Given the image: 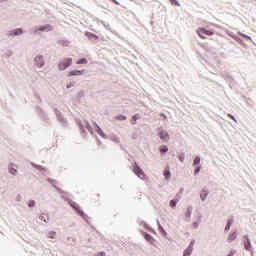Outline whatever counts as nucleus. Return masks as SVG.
<instances>
[{
    "instance_id": "34",
    "label": "nucleus",
    "mask_w": 256,
    "mask_h": 256,
    "mask_svg": "<svg viewBox=\"0 0 256 256\" xmlns=\"http://www.w3.org/2000/svg\"><path fill=\"white\" fill-rule=\"evenodd\" d=\"M96 256H106L105 252L97 253Z\"/></svg>"
},
{
    "instance_id": "2",
    "label": "nucleus",
    "mask_w": 256,
    "mask_h": 256,
    "mask_svg": "<svg viewBox=\"0 0 256 256\" xmlns=\"http://www.w3.org/2000/svg\"><path fill=\"white\" fill-rule=\"evenodd\" d=\"M72 64H73V59L66 58L64 59V61L59 63L58 67L60 71H65V69H67V67H71Z\"/></svg>"
},
{
    "instance_id": "16",
    "label": "nucleus",
    "mask_w": 256,
    "mask_h": 256,
    "mask_svg": "<svg viewBox=\"0 0 256 256\" xmlns=\"http://www.w3.org/2000/svg\"><path fill=\"white\" fill-rule=\"evenodd\" d=\"M231 225H233V220H228L227 225L225 226V231H229L231 229Z\"/></svg>"
},
{
    "instance_id": "13",
    "label": "nucleus",
    "mask_w": 256,
    "mask_h": 256,
    "mask_svg": "<svg viewBox=\"0 0 256 256\" xmlns=\"http://www.w3.org/2000/svg\"><path fill=\"white\" fill-rule=\"evenodd\" d=\"M89 61L86 58H82L76 62L77 65H87Z\"/></svg>"
},
{
    "instance_id": "18",
    "label": "nucleus",
    "mask_w": 256,
    "mask_h": 256,
    "mask_svg": "<svg viewBox=\"0 0 256 256\" xmlns=\"http://www.w3.org/2000/svg\"><path fill=\"white\" fill-rule=\"evenodd\" d=\"M23 34V30L21 28H17L14 30V35L17 36V35H22Z\"/></svg>"
},
{
    "instance_id": "10",
    "label": "nucleus",
    "mask_w": 256,
    "mask_h": 256,
    "mask_svg": "<svg viewBox=\"0 0 256 256\" xmlns=\"http://www.w3.org/2000/svg\"><path fill=\"white\" fill-rule=\"evenodd\" d=\"M86 37H88V39H90V41L97 40L99 39V36H97L96 34H93L91 32H85Z\"/></svg>"
},
{
    "instance_id": "24",
    "label": "nucleus",
    "mask_w": 256,
    "mask_h": 256,
    "mask_svg": "<svg viewBox=\"0 0 256 256\" xmlns=\"http://www.w3.org/2000/svg\"><path fill=\"white\" fill-rule=\"evenodd\" d=\"M9 173H11V175H17V169H15V168H10V169H9Z\"/></svg>"
},
{
    "instance_id": "20",
    "label": "nucleus",
    "mask_w": 256,
    "mask_h": 256,
    "mask_svg": "<svg viewBox=\"0 0 256 256\" xmlns=\"http://www.w3.org/2000/svg\"><path fill=\"white\" fill-rule=\"evenodd\" d=\"M161 153H167V151H169V148L165 145H162L160 148Z\"/></svg>"
},
{
    "instance_id": "31",
    "label": "nucleus",
    "mask_w": 256,
    "mask_h": 256,
    "mask_svg": "<svg viewBox=\"0 0 256 256\" xmlns=\"http://www.w3.org/2000/svg\"><path fill=\"white\" fill-rule=\"evenodd\" d=\"M199 171H201V167H197V168L194 170V174L197 175V173H199Z\"/></svg>"
},
{
    "instance_id": "30",
    "label": "nucleus",
    "mask_w": 256,
    "mask_h": 256,
    "mask_svg": "<svg viewBox=\"0 0 256 256\" xmlns=\"http://www.w3.org/2000/svg\"><path fill=\"white\" fill-rule=\"evenodd\" d=\"M242 37H244L245 39H247L248 41H251V37L250 36H247L245 34H241Z\"/></svg>"
},
{
    "instance_id": "27",
    "label": "nucleus",
    "mask_w": 256,
    "mask_h": 256,
    "mask_svg": "<svg viewBox=\"0 0 256 256\" xmlns=\"http://www.w3.org/2000/svg\"><path fill=\"white\" fill-rule=\"evenodd\" d=\"M28 207H35V201H34V200H31V201L28 203Z\"/></svg>"
},
{
    "instance_id": "17",
    "label": "nucleus",
    "mask_w": 256,
    "mask_h": 256,
    "mask_svg": "<svg viewBox=\"0 0 256 256\" xmlns=\"http://www.w3.org/2000/svg\"><path fill=\"white\" fill-rule=\"evenodd\" d=\"M170 3L174 7H181V4H179V1H177V0H170Z\"/></svg>"
},
{
    "instance_id": "1",
    "label": "nucleus",
    "mask_w": 256,
    "mask_h": 256,
    "mask_svg": "<svg viewBox=\"0 0 256 256\" xmlns=\"http://www.w3.org/2000/svg\"><path fill=\"white\" fill-rule=\"evenodd\" d=\"M197 34L200 37V39H207V37H205L204 35L211 37L212 35H215V32H213V30H207L205 28H198Z\"/></svg>"
},
{
    "instance_id": "26",
    "label": "nucleus",
    "mask_w": 256,
    "mask_h": 256,
    "mask_svg": "<svg viewBox=\"0 0 256 256\" xmlns=\"http://www.w3.org/2000/svg\"><path fill=\"white\" fill-rule=\"evenodd\" d=\"M145 239H146L147 241H153V236H151L150 234H146V235H145Z\"/></svg>"
},
{
    "instance_id": "11",
    "label": "nucleus",
    "mask_w": 256,
    "mask_h": 256,
    "mask_svg": "<svg viewBox=\"0 0 256 256\" xmlns=\"http://www.w3.org/2000/svg\"><path fill=\"white\" fill-rule=\"evenodd\" d=\"M236 239H237V234L233 232L228 236V243H233V241H235Z\"/></svg>"
},
{
    "instance_id": "9",
    "label": "nucleus",
    "mask_w": 256,
    "mask_h": 256,
    "mask_svg": "<svg viewBox=\"0 0 256 256\" xmlns=\"http://www.w3.org/2000/svg\"><path fill=\"white\" fill-rule=\"evenodd\" d=\"M244 239H246V241H244L246 251H251V241H249V237L245 236Z\"/></svg>"
},
{
    "instance_id": "32",
    "label": "nucleus",
    "mask_w": 256,
    "mask_h": 256,
    "mask_svg": "<svg viewBox=\"0 0 256 256\" xmlns=\"http://www.w3.org/2000/svg\"><path fill=\"white\" fill-rule=\"evenodd\" d=\"M228 117H230V119H232L233 121L237 122V120L235 119V116L228 114Z\"/></svg>"
},
{
    "instance_id": "14",
    "label": "nucleus",
    "mask_w": 256,
    "mask_h": 256,
    "mask_svg": "<svg viewBox=\"0 0 256 256\" xmlns=\"http://www.w3.org/2000/svg\"><path fill=\"white\" fill-rule=\"evenodd\" d=\"M207 190H202L201 193H200V197L202 199V201H205V199H207Z\"/></svg>"
},
{
    "instance_id": "12",
    "label": "nucleus",
    "mask_w": 256,
    "mask_h": 256,
    "mask_svg": "<svg viewBox=\"0 0 256 256\" xmlns=\"http://www.w3.org/2000/svg\"><path fill=\"white\" fill-rule=\"evenodd\" d=\"M191 213H193V207H188L186 212H185L186 219H190L191 218Z\"/></svg>"
},
{
    "instance_id": "25",
    "label": "nucleus",
    "mask_w": 256,
    "mask_h": 256,
    "mask_svg": "<svg viewBox=\"0 0 256 256\" xmlns=\"http://www.w3.org/2000/svg\"><path fill=\"white\" fill-rule=\"evenodd\" d=\"M178 159H179V161H181V163H183V161H185V154H180L178 156Z\"/></svg>"
},
{
    "instance_id": "23",
    "label": "nucleus",
    "mask_w": 256,
    "mask_h": 256,
    "mask_svg": "<svg viewBox=\"0 0 256 256\" xmlns=\"http://www.w3.org/2000/svg\"><path fill=\"white\" fill-rule=\"evenodd\" d=\"M170 207H172V208L177 207V200H171L170 201Z\"/></svg>"
},
{
    "instance_id": "15",
    "label": "nucleus",
    "mask_w": 256,
    "mask_h": 256,
    "mask_svg": "<svg viewBox=\"0 0 256 256\" xmlns=\"http://www.w3.org/2000/svg\"><path fill=\"white\" fill-rule=\"evenodd\" d=\"M55 237H57V232H55V231H50V232L48 233V238H49V239H55Z\"/></svg>"
},
{
    "instance_id": "6",
    "label": "nucleus",
    "mask_w": 256,
    "mask_h": 256,
    "mask_svg": "<svg viewBox=\"0 0 256 256\" xmlns=\"http://www.w3.org/2000/svg\"><path fill=\"white\" fill-rule=\"evenodd\" d=\"M83 72H85V70H72V71L68 72L67 77L83 75Z\"/></svg>"
},
{
    "instance_id": "4",
    "label": "nucleus",
    "mask_w": 256,
    "mask_h": 256,
    "mask_svg": "<svg viewBox=\"0 0 256 256\" xmlns=\"http://www.w3.org/2000/svg\"><path fill=\"white\" fill-rule=\"evenodd\" d=\"M39 31H42V32H49V31H53V26L51 24H46L44 26H40L38 27L34 33H39Z\"/></svg>"
},
{
    "instance_id": "28",
    "label": "nucleus",
    "mask_w": 256,
    "mask_h": 256,
    "mask_svg": "<svg viewBox=\"0 0 256 256\" xmlns=\"http://www.w3.org/2000/svg\"><path fill=\"white\" fill-rule=\"evenodd\" d=\"M73 85H75L74 82H69L66 87H67V89H71V87H73Z\"/></svg>"
},
{
    "instance_id": "21",
    "label": "nucleus",
    "mask_w": 256,
    "mask_h": 256,
    "mask_svg": "<svg viewBox=\"0 0 256 256\" xmlns=\"http://www.w3.org/2000/svg\"><path fill=\"white\" fill-rule=\"evenodd\" d=\"M164 177H165L166 179H169V177H171V171L165 170V171H164Z\"/></svg>"
},
{
    "instance_id": "29",
    "label": "nucleus",
    "mask_w": 256,
    "mask_h": 256,
    "mask_svg": "<svg viewBox=\"0 0 256 256\" xmlns=\"http://www.w3.org/2000/svg\"><path fill=\"white\" fill-rule=\"evenodd\" d=\"M192 227L193 229H197V227H199V222H193Z\"/></svg>"
},
{
    "instance_id": "8",
    "label": "nucleus",
    "mask_w": 256,
    "mask_h": 256,
    "mask_svg": "<svg viewBox=\"0 0 256 256\" xmlns=\"http://www.w3.org/2000/svg\"><path fill=\"white\" fill-rule=\"evenodd\" d=\"M193 245V242H191L187 249L184 251L183 256H190L191 253H193Z\"/></svg>"
},
{
    "instance_id": "22",
    "label": "nucleus",
    "mask_w": 256,
    "mask_h": 256,
    "mask_svg": "<svg viewBox=\"0 0 256 256\" xmlns=\"http://www.w3.org/2000/svg\"><path fill=\"white\" fill-rule=\"evenodd\" d=\"M199 163H201V158L200 157H196L194 162H193V165L196 166V165H199Z\"/></svg>"
},
{
    "instance_id": "33",
    "label": "nucleus",
    "mask_w": 256,
    "mask_h": 256,
    "mask_svg": "<svg viewBox=\"0 0 256 256\" xmlns=\"http://www.w3.org/2000/svg\"><path fill=\"white\" fill-rule=\"evenodd\" d=\"M137 119H139V114H135V115L133 116V121H137Z\"/></svg>"
},
{
    "instance_id": "19",
    "label": "nucleus",
    "mask_w": 256,
    "mask_h": 256,
    "mask_svg": "<svg viewBox=\"0 0 256 256\" xmlns=\"http://www.w3.org/2000/svg\"><path fill=\"white\" fill-rule=\"evenodd\" d=\"M116 119H118V121H126L127 120V116H124V115H118L116 116Z\"/></svg>"
},
{
    "instance_id": "5",
    "label": "nucleus",
    "mask_w": 256,
    "mask_h": 256,
    "mask_svg": "<svg viewBox=\"0 0 256 256\" xmlns=\"http://www.w3.org/2000/svg\"><path fill=\"white\" fill-rule=\"evenodd\" d=\"M158 136L162 141H169V133H167L165 130H160L158 132Z\"/></svg>"
},
{
    "instance_id": "7",
    "label": "nucleus",
    "mask_w": 256,
    "mask_h": 256,
    "mask_svg": "<svg viewBox=\"0 0 256 256\" xmlns=\"http://www.w3.org/2000/svg\"><path fill=\"white\" fill-rule=\"evenodd\" d=\"M35 63L37 65V67H43V65H45V61L43 60V56H37L35 58Z\"/></svg>"
},
{
    "instance_id": "3",
    "label": "nucleus",
    "mask_w": 256,
    "mask_h": 256,
    "mask_svg": "<svg viewBox=\"0 0 256 256\" xmlns=\"http://www.w3.org/2000/svg\"><path fill=\"white\" fill-rule=\"evenodd\" d=\"M133 171L139 179H146L147 175H145V172H143L137 163L134 164Z\"/></svg>"
},
{
    "instance_id": "35",
    "label": "nucleus",
    "mask_w": 256,
    "mask_h": 256,
    "mask_svg": "<svg viewBox=\"0 0 256 256\" xmlns=\"http://www.w3.org/2000/svg\"><path fill=\"white\" fill-rule=\"evenodd\" d=\"M114 3H115L116 5H119V2H117V0H114Z\"/></svg>"
}]
</instances>
